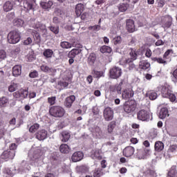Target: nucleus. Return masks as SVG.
<instances>
[{
	"mask_svg": "<svg viewBox=\"0 0 177 177\" xmlns=\"http://www.w3.org/2000/svg\"><path fill=\"white\" fill-rule=\"evenodd\" d=\"M3 10L4 12H10L12 9H13V1H6L3 6Z\"/></svg>",
	"mask_w": 177,
	"mask_h": 177,
	"instance_id": "obj_24",
	"label": "nucleus"
},
{
	"mask_svg": "<svg viewBox=\"0 0 177 177\" xmlns=\"http://www.w3.org/2000/svg\"><path fill=\"white\" fill-rule=\"evenodd\" d=\"M100 50L101 53H110L111 52H113V49L107 46H102Z\"/></svg>",
	"mask_w": 177,
	"mask_h": 177,
	"instance_id": "obj_36",
	"label": "nucleus"
},
{
	"mask_svg": "<svg viewBox=\"0 0 177 177\" xmlns=\"http://www.w3.org/2000/svg\"><path fill=\"white\" fill-rule=\"evenodd\" d=\"M121 37L118 36L113 39V44L114 45H120V44H121Z\"/></svg>",
	"mask_w": 177,
	"mask_h": 177,
	"instance_id": "obj_54",
	"label": "nucleus"
},
{
	"mask_svg": "<svg viewBox=\"0 0 177 177\" xmlns=\"http://www.w3.org/2000/svg\"><path fill=\"white\" fill-rule=\"evenodd\" d=\"M39 129V124L38 123H35L30 127L29 132H31V133H34V132L38 131Z\"/></svg>",
	"mask_w": 177,
	"mask_h": 177,
	"instance_id": "obj_46",
	"label": "nucleus"
},
{
	"mask_svg": "<svg viewBox=\"0 0 177 177\" xmlns=\"http://www.w3.org/2000/svg\"><path fill=\"white\" fill-rule=\"evenodd\" d=\"M41 70L44 73H49V71H50V68L46 65H42L41 66Z\"/></svg>",
	"mask_w": 177,
	"mask_h": 177,
	"instance_id": "obj_53",
	"label": "nucleus"
},
{
	"mask_svg": "<svg viewBox=\"0 0 177 177\" xmlns=\"http://www.w3.org/2000/svg\"><path fill=\"white\" fill-rule=\"evenodd\" d=\"M162 95L163 97H167L171 102L176 100V96L169 88L167 86L162 87Z\"/></svg>",
	"mask_w": 177,
	"mask_h": 177,
	"instance_id": "obj_4",
	"label": "nucleus"
},
{
	"mask_svg": "<svg viewBox=\"0 0 177 177\" xmlns=\"http://www.w3.org/2000/svg\"><path fill=\"white\" fill-rule=\"evenodd\" d=\"M84 158V153L82 151H76L75 152L71 157V160L73 162H78V161H81Z\"/></svg>",
	"mask_w": 177,
	"mask_h": 177,
	"instance_id": "obj_12",
	"label": "nucleus"
},
{
	"mask_svg": "<svg viewBox=\"0 0 177 177\" xmlns=\"http://www.w3.org/2000/svg\"><path fill=\"white\" fill-rule=\"evenodd\" d=\"M60 46L62 49H70L73 46V44L68 41H62L60 43Z\"/></svg>",
	"mask_w": 177,
	"mask_h": 177,
	"instance_id": "obj_39",
	"label": "nucleus"
},
{
	"mask_svg": "<svg viewBox=\"0 0 177 177\" xmlns=\"http://www.w3.org/2000/svg\"><path fill=\"white\" fill-rule=\"evenodd\" d=\"M161 23L162 24V27H163V28H169V27L172 26V17L169 15L165 16L162 19Z\"/></svg>",
	"mask_w": 177,
	"mask_h": 177,
	"instance_id": "obj_9",
	"label": "nucleus"
},
{
	"mask_svg": "<svg viewBox=\"0 0 177 177\" xmlns=\"http://www.w3.org/2000/svg\"><path fill=\"white\" fill-rule=\"evenodd\" d=\"M124 111L127 114H131L136 110V102L133 100L127 101L123 105Z\"/></svg>",
	"mask_w": 177,
	"mask_h": 177,
	"instance_id": "obj_3",
	"label": "nucleus"
},
{
	"mask_svg": "<svg viewBox=\"0 0 177 177\" xmlns=\"http://www.w3.org/2000/svg\"><path fill=\"white\" fill-rule=\"evenodd\" d=\"M167 117H169L168 109L162 108L159 113V118H161V120H164V118H167Z\"/></svg>",
	"mask_w": 177,
	"mask_h": 177,
	"instance_id": "obj_21",
	"label": "nucleus"
},
{
	"mask_svg": "<svg viewBox=\"0 0 177 177\" xmlns=\"http://www.w3.org/2000/svg\"><path fill=\"white\" fill-rule=\"evenodd\" d=\"M91 158H93V160H96V158H99V157H100V153H99V151L97 149H93L91 151Z\"/></svg>",
	"mask_w": 177,
	"mask_h": 177,
	"instance_id": "obj_42",
	"label": "nucleus"
},
{
	"mask_svg": "<svg viewBox=\"0 0 177 177\" xmlns=\"http://www.w3.org/2000/svg\"><path fill=\"white\" fill-rule=\"evenodd\" d=\"M104 174H106V171H104V169L102 168L95 169L93 172V177L103 176Z\"/></svg>",
	"mask_w": 177,
	"mask_h": 177,
	"instance_id": "obj_28",
	"label": "nucleus"
},
{
	"mask_svg": "<svg viewBox=\"0 0 177 177\" xmlns=\"http://www.w3.org/2000/svg\"><path fill=\"white\" fill-rule=\"evenodd\" d=\"M77 171L78 172H80L81 174H84V173L86 172L87 169H86V167H85V166H79L77 167Z\"/></svg>",
	"mask_w": 177,
	"mask_h": 177,
	"instance_id": "obj_48",
	"label": "nucleus"
},
{
	"mask_svg": "<svg viewBox=\"0 0 177 177\" xmlns=\"http://www.w3.org/2000/svg\"><path fill=\"white\" fill-rule=\"evenodd\" d=\"M0 59H1V60L6 59V52H5L3 50H0Z\"/></svg>",
	"mask_w": 177,
	"mask_h": 177,
	"instance_id": "obj_56",
	"label": "nucleus"
},
{
	"mask_svg": "<svg viewBox=\"0 0 177 177\" xmlns=\"http://www.w3.org/2000/svg\"><path fill=\"white\" fill-rule=\"evenodd\" d=\"M135 153V148L131 146L125 147L123 150V156L124 157H132Z\"/></svg>",
	"mask_w": 177,
	"mask_h": 177,
	"instance_id": "obj_13",
	"label": "nucleus"
},
{
	"mask_svg": "<svg viewBox=\"0 0 177 177\" xmlns=\"http://www.w3.org/2000/svg\"><path fill=\"white\" fill-rule=\"evenodd\" d=\"M147 174H149V175H150V176L151 177H156L157 176V173H156V171L154 170H151V169H149L147 170Z\"/></svg>",
	"mask_w": 177,
	"mask_h": 177,
	"instance_id": "obj_59",
	"label": "nucleus"
},
{
	"mask_svg": "<svg viewBox=\"0 0 177 177\" xmlns=\"http://www.w3.org/2000/svg\"><path fill=\"white\" fill-rule=\"evenodd\" d=\"M29 77L30 78H37L38 77V72L37 71H34L29 74Z\"/></svg>",
	"mask_w": 177,
	"mask_h": 177,
	"instance_id": "obj_58",
	"label": "nucleus"
},
{
	"mask_svg": "<svg viewBox=\"0 0 177 177\" xmlns=\"http://www.w3.org/2000/svg\"><path fill=\"white\" fill-rule=\"evenodd\" d=\"M93 74L95 78H100L102 77V72L100 71H94Z\"/></svg>",
	"mask_w": 177,
	"mask_h": 177,
	"instance_id": "obj_60",
	"label": "nucleus"
},
{
	"mask_svg": "<svg viewBox=\"0 0 177 177\" xmlns=\"http://www.w3.org/2000/svg\"><path fill=\"white\" fill-rule=\"evenodd\" d=\"M43 55L46 59H50L53 55V50L52 49H46L44 51Z\"/></svg>",
	"mask_w": 177,
	"mask_h": 177,
	"instance_id": "obj_38",
	"label": "nucleus"
},
{
	"mask_svg": "<svg viewBox=\"0 0 177 177\" xmlns=\"http://www.w3.org/2000/svg\"><path fill=\"white\" fill-rule=\"evenodd\" d=\"M124 64H129V70H133V68H135V67H136V65H135V64H133V61H132L131 59H125V60H124Z\"/></svg>",
	"mask_w": 177,
	"mask_h": 177,
	"instance_id": "obj_40",
	"label": "nucleus"
},
{
	"mask_svg": "<svg viewBox=\"0 0 177 177\" xmlns=\"http://www.w3.org/2000/svg\"><path fill=\"white\" fill-rule=\"evenodd\" d=\"M75 102V95H71L67 97L65 100L64 104L67 109H70L73 106V103Z\"/></svg>",
	"mask_w": 177,
	"mask_h": 177,
	"instance_id": "obj_17",
	"label": "nucleus"
},
{
	"mask_svg": "<svg viewBox=\"0 0 177 177\" xmlns=\"http://www.w3.org/2000/svg\"><path fill=\"white\" fill-rule=\"evenodd\" d=\"M171 53H174V51L172 50H167L165 54L163 55V59L161 57H152L151 60L153 62H157V63H159L160 64H167V59H168V56L171 55Z\"/></svg>",
	"mask_w": 177,
	"mask_h": 177,
	"instance_id": "obj_6",
	"label": "nucleus"
},
{
	"mask_svg": "<svg viewBox=\"0 0 177 177\" xmlns=\"http://www.w3.org/2000/svg\"><path fill=\"white\" fill-rule=\"evenodd\" d=\"M15 156H16V151H4L1 157L3 160H8V158L13 160V158H15Z\"/></svg>",
	"mask_w": 177,
	"mask_h": 177,
	"instance_id": "obj_11",
	"label": "nucleus"
},
{
	"mask_svg": "<svg viewBox=\"0 0 177 177\" xmlns=\"http://www.w3.org/2000/svg\"><path fill=\"white\" fill-rule=\"evenodd\" d=\"M59 151L64 154H68V153H70V147L67 144H62L59 147Z\"/></svg>",
	"mask_w": 177,
	"mask_h": 177,
	"instance_id": "obj_29",
	"label": "nucleus"
},
{
	"mask_svg": "<svg viewBox=\"0 0 177 177\" xmlns=\"http://www.w3.org/2000/svg\"><path fill=\"white\" fill-rule=\"evenodd\" d=\"M90 29L93 31H99L100 30V25H95L93 26H91Z\"/></svg>",
	"mask_w": 177,
	"mask_h": 177,
	"instance_id": "obj_62",
	"label": "nucleus"
},
{
	"mask_svg": "<svg viewBox=\"0 0 177 177\" xmlns=\"http://www.w3.org/2000/svg\"><path fill=\"white\" fill-rule=\"evenodd\" d=\"M84 9H85V6H84V4L78 3L77 5H76V7L75 8V12L77 17H80V16L82 15V12H84Z\"/></svg>",
	"mask_w": 177,
	"mask_h": 177,
	"instance_id": "obj_19",
	"label": "nucleus"
},
{
	"mask_svg": "<svg viewBox=\"0 0 177 177\" xmlns=\"http://www.w3.org/2000/svg\"><path fill=\"white\" fill-rule=\"evenodd\" d=\"M21 97H23L24 99H26L28 96V90L26 89H21Z\"/></svg>",
	"mask_w": 177,
	"mask_h": 177,
	"instance_id": "obj_47",
	"label": "nucleus"
},
{
	"mask_svg": "<svg viewBox=\"0 0 177 177\" xmlns=\"http://www.w3.org/2000/svg\"><path fill=\"white\" fill-rule=\"evenodd\" d=\"M17 149V145L15 143H12L10 145V150H8L9 151H15V150Z\"/></svg>",
	"mask_w": 177,
	"mask_h": 177,
	"instance_id": "obj_63",
	"label": "nucleus"
},
{
	"mask_svg": "<svg viewBox=\"0 0 177 177\" xmlns=\"http://www.w3.org/2000/svg\"><path fill=\"white\" fill-rule=\"evenodd\" d=\"M164 144L161 141H157L155 142L154 149L156 151L160 152L164 150Z\"/></svg>",
	"mask_w": 177,
	"mask_h": 177,
	"instance_id": "obj_26",
	"label": "nucleus"
},
{
	"mask_svg": "<svg viewBox=\"0 0 177 177\" xmlns=\"http://www.w3.org/2000/svg\"><path fill=\"white\" fill-rule=\"evenodd\" d=\"M151 55H153L151 50H150V48H147L145 53L146 57H151Z\"/></svg>",
	"mask_w": 177,
	"mask_h": 177,
	"instance_id": "obj_61",
	"label": "nucleus"
},
{
	"mask_svg": "<svg viewBox=\"0 0 177 177\" xmlns=\"http://www.w3.org/2000/svg\"><path fill=\"white\" fill-rule=\"evenodd\" d=\"M9 104V99L6 97L0 98V107H6Z\"/></svg>",
	"mask_w": 177,
	"mask_h": 177,
	"instance_id": "obj_34",
	"label": "nucleus"
},
{
	"mask_svg": "<svg viewBox=\"0 0 177 177\" xmlns=\"http://www.w3.org/2000/svg\"><path fill=\"white\" fill-rule=\"evenodd\" d=\"M48 103L50 104V106H53L56 103V97H50L48 98Z\"/></svg>",
	"mask_w": 177,
	"mask_h": 177,
	"instance_id": "obj_50",
	"label": "nucleus"
},
{
	"mask_svg": "<svg viewBox=\"0 0 177 177\" xmlns=\"http://www.w3.org/2000/svg\"><path fill=\"white\" fill-rule=\"evenodd\" d=\"M145 96L146 97H149L150 100H156L158 95H157V93H156L155 91H149L146 93Z\"/></svg>",
	"mask_w": 177,
	"mask_h": 177,
	"instance_id": "obj_27",
	"label": "nucleus"
},
{
	"mask_svg": "<svg viewBox=\"0 0 177 177\" xmlns=\"http://www.w3.org/2000/svg\"><path fill=\"white\" fill-rule=\"evenodd\" d=\"M133 95H134V93L132 88H127L123 91L122 96L123 99L128 100V99H131V97H133Z\"/></svg>",
	"mask_w": 177,
	"mask_h": 177,
	"instance_id": "obj_14",
	"label": "nucleus"
},
{
	"mask_svg": "<svg viewBox=\"0 0 177 177\" xmlns=\"http://www.w3.org/2000/svg\"><path fill=\"white\" fill-rule=\"evenodd\" d=\"M167 177H176V167H172L171 170L168 172Z\"/></svg>",
	"mask_w": 177,
	"mask_h": 177,
	"instance_id": "obj_44",
	"label": "nucleus"
},
{
	"mask_svg": "<svg viewBox=\"0 0 177 177\" xmlns=\"http://www.w3.org/2000/svg\"><path fill=\"white\" fill-rule=\"evenodd\" d=\"M32 44V39L31 37H28L24 41V45H31Z\"/></svg>",
	"mask_w": 177,
	"mask_h": 177,
	"instance_id": "obj_57",
	"label": "nucleus"
},
{
	"mask_svg": "<svg viewBox=\"0 0 177 177\" xmlns=\"http://www.w3.org/2000/svg\"><path fill=\"white\" fill-rule=\"evenodd\" d=\"M126 28L129 32L135 31V22L132 19H127L126 21Z\"/></svg>",
	"mask_w": 177,
	"mask_h": 177,
	"instance_id": "obj_15",
	"label": "nucleus"
},
{
	"mask_svg": "<svg viewBox=\"0 0 177 177\" xmlns=\"http://www.w3.org/2000/svg\"><path fill=\"white\" fill-rule=\"evenodd\" d=\"M137 119L139 121H150V112L142 109L137 113Z\"/></svg>",
	"mask_w": 177,
	"mask_h": 177,
	"instance_id": "obj_5",
	"label": "nucleus"
},
{
	"mask_svg": "<svg viewBox=\"0 0 177 177\" xmlns=\"http://www.w3.org/2000/svg\"><path fill=\"white\" fill-rule=\"evenodd\" d=\"M35 28H36V30H40V31H42L46 30V26L41 22H37L35 25Z\"/></svg>",
	"mask_w": 177,
	"mask_h": 177,
	"instance_id": "obj_41",
	"label": "nucleus"
},
{
	"mask_svg": "<svg viewBox=\"0 0 177 177\" xmlns=\"http://www.w3.org/2000/svg\"><path fill=\"white\" fill-rule=\"evenodd\" d=\"M58 85L62 88H67V86H68V82H64V80H61L58 82Z\"/></svg>",
	"mask_w": 177,
	"mask_h": 177,
	"instance_id": "obj_52",
	"label": "nucleus"
},
{
	"mask_svg": "<svg viewBox=\"0 0 177 177\" xmlns=\"http://www.w3.org/2000/svg\"><path fill=\"white\" fill-rule=\"evenodd\" d=\"M20 33L17 30H12L8 35V41L9 44H17L20 41Z\"/></svg>",
	"mask_w": 177,
	"mask_h": 177,
	"instance_id": "obj_2",
	"label": "nucleus"
},
{
	"mask_svg": "<svg viewBox=\"0 0 177 177\" xmlns=\"http://www.w3.org/2000/svg\"><path fill=\"white\" fill-rule=\"evenodd\" d=\"M81 52H82V50L80 48H73L68 53V57H71L74 59L75 56L80 55Z\"/></svg>",
	"mask_w": 177,
	"mask_h": 177,
	"instance_id": "obj_20",
	"label": "nucleus"
},
{
	"mask_svg": "<svg viewBox=\"0 0 177 177\" xmlns=\"http://www.w3.org/2000/svg\"><path fill=\"white\" fill-rule=\"evenodd\" d=\"M21 74V66L20 65H15L12 68V75L14 77H19Z\"/></svg>",
	"mask_w": 177,
	"mask_h": 177,
	"instance_id": "obj_22",
	"label": "nucleus"
},
{
	"mask_svg": "<svg viewBox=\"0 0 177 177\" xmlns=\"http://www.w3.org/2000/svg\"><path fill=\"white\" fill-rule=\"evenodd\" d=\"M3 172L4 174V176L6 177H12L15 174V172H13V170H11L9 168L4 169Z\"/></svg>",
	"mask_w": 177,
	"mask_h": 177,
	"instance_id": "obj_37",
	"label": "nucleus"
},
{
	"mask_svg": "<svg viewBox=\"0 0 177 177\" xmlns=\"http://www.w3.org/2000/svg\"><path fill=\"white\" fill-rule=\"evenodd\" d=\"M48 137V131L42 129L36 133V138L38 140H45Z\"/></svg>",
	"mask_w": 177,
	"mask_h": 177,
	"instance_id": "obj_16",
	"label": "nucleus"
},
{
	"mask_svg": "<svg viewBox=\"0 0 177 177\" xmlns=\"http://www.w3.org/2000/svg\"><path fill=\"white\" fill-rule=\"evenodd\" d=\"M136 154L138 160H145L146 157V151L143 149H137Z\"/></svg>",
	"mask_w": 177,
	"mask_h": 177,
	"instance_id": "obj_23",
	"label": "nucleus"
},
{
	"mask_svg": "<svg viewBox=\"0 0 177 177\" xmlns=\"http://www.w3.org/2000/svg\"><path fill=\"white\" fill-rule=\"evenodd\" d=\"M12 95L15 97V99H19V97H21V94L19 91L13 93Z\"/></svg>",
	"mask_w": 177,
	"mask_h": 177,
	"instance_id": "obj_64",
	"label": "nucleus"
},
{
	"mask_svg": "<svg viewBox=\"0 0 177 177\" xmlns=\"http://www.w3.org/2000/svg\"><path fill=\"white\" fill-rule=\"evenodd\" d=\"M103 115L105 121H111L114 118V111L111 107H106L104 109Z\"/></svg>",
	"mask_w": 177,
	"mask_h": 177,
	"instance_id": "obj_8",
	"label": "nucleus"
},
{
	"mask_svg": "<svg viewBox=\"0 0 177 177\" xmlns=\"http://www.w3.org/2000/svg\"><path fill=\"white\" fill-rule=\"evenodd\" d=\"M176 149H177L176 145H170L167 152L168 153H175V151H176Z\"/></svg>",
	"mask_w": 177,
	"mask_h": 177,
	"instance_id": "obj_49",
	"label": "nucleus"
},
{
	"mask_svg": "<svg viewBox=\"0 0 177 177\" xmlns=\"http://www.w3.org/2000/svg\"><path fill=\"white\" fill-rule=\"evenodd\" d=\"M40 6H41L42 9H45L46 10H48V9H50L52 6H53V1L50 0H46L45 1H41Z\"/></svg>",
	"mask_w": 177,
	"mask_h": 177,
	"instance_id": "obj_18",
	"label": "nucleus"
},
{
	"mask_svg": "<svg viewBox=\"0 0 177 177\" xmlns=\"http://www.w3.org/2000/svg\"><path fill=\"white\" fill-rule=\"evenodd\" d=\"M13 24L15 26V27H23L24 21L21 19H15L13 21Z\"/></svg>",
	"mask_w": 177,
	"mask_h": 177,
	"instance_id": "obj_35",
	"label": "nucleus"
},
{
	"mask_svg": "<svg viewBox=\"0 0 177 177\" xmlns=\"http://www.w3.org/2000/svg\"><path fill=\"white\" fill-rule=\"evenodd\" d=\"M110 77L113 80L120 78V76L122 74V70L120 67L114 66L110 70Z\"/></svg>",
	"mask_w": 177,
	"mask_h": 177,
	"instance_id": "obj_7",
	"label": "nucleus"
},
{
	"mask_svg": "<svg viewBox=\"0 0 177 177\" xmlns=\"http://www.w3.org/2000/svg\"><path fill=\"white\" fill-rule=\"evenodd\" d=\"M95 62H96V54L91 53L88 57V63L90 66H93L95 64Z\"/></svg>",
	"mask_w": 177,
	"mask_h": 177,
	"instance_id": "obj_33",
	"label": "nucleus"
},
{
	"mask_svg": "<svg viewBox=\"0 0 177 177\" xmlns=\"http://www.w3.org/2000/svg\"><path fill=\"white\" fill-rule=\"evenodd\" d=\"M128 8H129V5H128V3H120L118 9L120 12H126L128 10Z\"/></svg>",
	"mask_w": 177,
	"mask_h": 177,
	"instance_id": "obj_43",
	"label": "nucleus"
},
{
	"mask_svg": "<svg viewBox=\"0 0 177 177\" xmlns=\"http://www.w3.org/2000/svg\"><path fill=\"white\" fill-rule=\"evenodd\" d=\"M66 113V111L61 106H53L50 108V114L56 118H62Z\"/></svg>",
	"mask_w": 177,
	"mask_h": 177,
	"instance_id": "obj_1",
	"label": "nucleus"
},
{
	"mask_svg": "<svg viewBox=\"0 0 177 177\" xmlns=\"http://www.w3.org/2000/svg\"><path fill=\"white\" fill-rule=\"evenodd\" d=\"M124 84V81L121 80V82L119 84H117L115 85L111 86L110 87L111 92H117L118 95H121L122 93V85Z\"/></svg>",
	"mask_w": 177,
	"mask_h": 177,
	"instance_id": "obj_10",
	"label": "nucleus"
},
{
	"mask_svg": "<svg viewBox=\"0 0 177 177\" xmlns=\"http://www.w3.org/2000/svg\"><path fill=\"white\" fill-rule=\"evenodd\" d=\"M24 8L26 10H34V5H32L30 1H27L26 0L24 1Z\"/></svg>",
	"mask_w": 177,
	"mask_h": 177,
	"instance_id": "obj_32",
	"label": "nucleus"
},
{
	"mask_svg": "<svg viewBox=\"0 0 177 177\" xmlns=\"http://www.w3.org/2000/svg\"><path fill=\"white\" fill-rule=\"evenodd\" d=\"M131 49V52L129 53L131 58H127V60H131L133 61L136 60L138 59V56H139V52L133 50L132 48Z\"/></svg>",
	"mask_w": 177,
	"mask_h": 177,
	"instance_id": "obj_25",
	"label": "nucleus"
},
{
	"mask_svg": "<svg viewBox=\"0 0 177 177\" xmlns=\"http://www.w3.org/2000/svg\"><path fill=\"white\" fill-rule=\"evenodd\" d=\"M49 30L52 31L54 34H57L59 32V27L50 26L48 27Z\"/></svg>",
	"mask_w": 177,
	"mask_h": 177,
	"instance_id": "obj_55",
	"label": "nucleus"
},
{
	"mask_svg": "<svg viewBox=\"0 0 177 177\" xmlns=\"http://www.w3.org/2000/svg\"><path fill=\"white\" fill-rule=\"evenodd\" d=\"M17 89V84L13 83L8 87L9 92H15Z\"/></svg>",
	"mask_w": 177,
	"mask_h": 177,
	"instance_id": "obj_51",
	"label": "nucleus"
},
{
	"mask_svg": "<svg viewBox=\"0 0 177 177\" xmlns=\"http://www.w3.org/2000/svg\"><path fill=\"white\" fill-rule=\"evenodd\" d=\"M140 68L142 70H147L150 68V63L147 62V61H140L139 64Z\"/></svg>",
	"mask_w": 177,
	"mask_h": 177,
	"instance_id": "obj_30",
	"label": "nucleus"
},
{
	"mask_svg": "<svg viewBox=\"0 0 177 177\" xmlns=\"http://www.w3.org/2000/svg\"><path fill=\"white\" fill-rule=\"evenodd\" d=\"M116 122L115 121H112L108 125V132L109 133H111L113 132L114 128H115Z\"/></svg>",
	"mask_w": 177,
	"mask_h": 177,
	"instance_id": "obj_45",
	"label": "nucleus"
},
{
	"mask_svg": "<svg viewBox=\"0 0 177 177\" xmlns=\"http://www.w3.org/2000/svg\"><path fill=\"white\" fill-rule=\"evenodd\" d=\"M70 133L67 131H64L61 134V140L64 142H68V140H70Z\"/></svg>",
	"mask_w": 177,
	"mask_h": 177,
	"instance_id": "obj_31",
	"label": "nucleus"
}]
</instances>
